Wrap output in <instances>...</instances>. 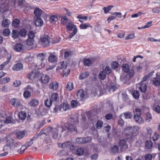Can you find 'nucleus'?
I'll return each instance as SVG.
<instances>
[{
	"label": "nucleus",
	"mask_w": 160,
	"mask_h": 160,
	"mask_svg": "<svg viewBox=\"0 0 160 160\" xmlns=\"http://www.w3.org/2000/svg\"><path fill=\"white\" fill-rule=\"evenodd\" d=\"M22 143L18 141H7L6 145L3 147V150L5 152L8 151L12 148L17 147H19Z\"/></svg>",
	"instance_id": "nucleus-3"
},
{
	"label": "nucleus",
	"mask_w": 160,
	"mask_h": 160,
	"mask_svg": "<svg viewBox=\"0 0 160 160\" xmlns=\"http://www.w3.org/2000/svg\"><path fill=\"white\" fill-rule=\"evenodd\" d=\"M12 37L14 38H17L19 35V32L17 30H13L12 32Z\"/></svg>",
	"instance_id": "nucleus-41"
},
{
	"label": "nucleus",
	"mask_w": 160,
	"mask_h": 160,
	"mask_svg": "<svg viewBox=\"0 0 160 160\" xmlns=\"http://www.w3.org/2000/svg\"><path fill=\"white\" fill-rule=\"evenodd\" d=\"M112 66L113 69H117L118 67V62L116 61L113 62L112 64Z\"/></svg>",
	"instance_id": "nucleus-60"
},
{
	"label": "nucleus",
	"mask_w": 160,
	"mask_h": 160,
	"mask_svg": "<svg viewBox=\"0 0 160 160\" xmlns=\"http://www.w3.org/2000/svg\"><path fill=\"white\" fill-rule=\"evenodd\" d=\"M40 74V72L36 70L32 71L28 73L27 78L30 80H33V79L38 78Z\"/></svg>",
	"instance_id": "nucleus-8"
},
{
	"label": "nucleus",
	"mask_w": 160,
	"mask_h": 160,
	"mask_svg": "<svg viewBox=\"0 0 160 160\" xmlns=\"http://www.w3.org/2000/svg\"><path fill=\"white\" fill-rule=\"evenodd\" d=\"M113 6L112 5H109L107 7H104L103 8V9L104 11V12L106 13L108 12L111 10Z\"/></svg>",
	"instance_id": "nucleus-51"
},
{
	"label": "nucleus",
	"mask_w": 160,
	"mask_h": 160,
	"mask_svg": "<svg viewBox=\"0 0 160 160\" xmlns=\"http://www.w3.org/2000/svg\"><path fill=\"white\" fill-rule=\"evenodd\" d=\"M66 28L67 30L68 31H71L72 29L73 28L72 32L69 35L68 38L70 39L74 35H76L78 29L77 27L74 24L71 20L66 25Z\"/></svg>",
	"instance_id": "nucleus-5"
},
{
	"label": "nucleus",
	"mask_w": 160,
	"mask_h": 160,
	"mask_svg": "<svg viewBox=\"0 0 160 160\" xmlns=\"http://www.w3.org/2000/svg\"><path fill=\"white\" fill-rule=\"evenodd\" d=\"M140 128L137 125L128 126L124 129L126 138L130 140L133 138L136 135Z\"/></svg>",
	"instance_id": "nucleus-1"
},
{
	"label": "nucleus",
	"mask_w": 160,
	"mask_h": 160,
	"mask_svg": "<svg viewBox=\"0 0 160 160\" xmlns=\"http://www.w3.org/2000/svg\"><path fill=\"white\" fill-rule=\"evenodd\" d=\"M33 141H28L26 142L24 144L22 145L21 148L18 149V152L20 153H22L27 148L30 147L33 144L34 146H35L34 149H35V150H36L37 148L36 147L38 146V142L37 141H34V142H33Z\"/></svg>",
	"instance_id": "nucleus-4"
},
{
	"label": "nucleus",
	"mask_w": 160,
	"mask_h": 160,
	"mask_svg": "<svg viewBox=\"0 0 160 160\" xmlns=\"http://www.w3.org/2000/svg\"><path fill=\"white\" fill-rule=\"evenodd\" d=\"M11 56H10V57L8 58L7 61L3 62L2 64L0 65V71L2 70L5 66L7 64L10 62V60L11 58Z\"/></svg>",
	"instance_id": "nucleus-35"
},
{
	"label": "nucleus",
	"mask_w": 160,
	"mask_h": 160,
	"mask_svg": "<svg viewBox=\"0 0 160 160\" xmlns=\"http://www.w3.org/2000/svg\"><path fill=\"white\" fill-rule=\"evenodd\" d=\"M10 102L11 104L15 107H18L21 106V103L20 101L18 98H13L11 99Z\"/></svg>",
	"instance_id": "nucleus-13"
},
{
	"label": "nucleus",
	"mask_w": 160,
	"mask_h": 160,
	"mask_svg": "<svg viewBox=\"0 0 160 160\" xmlns=\"http://www.w3.org/2000/svg\"><path fill=\"white\" fill-rule=\"evenodd\" d=\"M50 97L51 102H52L53 103L55 104L59 101V95L56 92L52 93Z\"/></svg>",
	"instance_id": "nucleus-11"
},
{
	"label": "nucleus",
	"mask_w": 160,
	"mask_h": 160,
	"mask_svg": "<svg viewBox=\"0 0 160 160\" xmlns=\"http://www.w3.org/2000/svg\"><path fill=\"white\" fill-rule=\"evenodd\" d=\"M58 20V17L56 15L51 16L49 18L50 21L52 23H55Z\"/></svg>",
	"instance_id": "nucleus-36"
},
{
	"label": "nucleus",
	"mask_w": 160,
	"mask_h": 160,
	"mask_svg": "<svg viewBox=\"0 0 160 160\" xmlns=\"http://www.w3.org/2000/svg\"><path fill=\"white\" fill-rule=\"evenodd\" d=\"M10 23V21L7 19H4L2 22V26L4 27H8Z\"/></svg>",
	"instance_id": "nucleus-23"
},
{
	"label": "nucleus",
	"mask_w": 160,
	"mask_h": 160,
	"mask_svg": "<svg viewBox=\"0 0 160 160\" xmlns=\"http://www.w3.org/2000/svg\"><path fill=\"white\" fill-rule=\"evenodd\" d=\"M38 104V101L36 99H32L29 102V105L31 107L35 106Z\"/></svg>",
	"instance_id": "nucleus-26"
},
{
	"label": "nucleus",
	"mask_w": 160,
	"mask_h": 160,
	"mask_svg": "<svg viewBox=\"0 0 160 160\" xmlns=\"http://www.w3.org/2000/svg\"><path fill=\"white\" fill-rule=\"evenodd\" d=\"M134 116H141V110L139 108H136L133 111Z\"/></svg>",
	"instance_id": "nucleus-40"
},
{
	"label": "nucleus",
	"mask_w": 160,
	"mask_h": 160,
	"mask_svg": "<svg viewBox=\"0 0 160 160\" xmlns=\"http://www.w3.org/2000/svg\"><path fill=\"white\" fill-rule=\"evenodd\" d=\"M67 64L66 61L62 62L57 69V71L61 72L63 77H66L69 74L70 70L67 68Z\"/></svg>",
	"instance_id": "nucleus-2"
},
{
	"label": "nucleus",
	"mask_w": 160,
	"mask_h": 160,
	"mask_svg": "<svg viewBox=\"0 0 160 160\" xmlns=\"http://www.w3.org/2000/svg\"><path fill=\"white\" fill-rule=\"evenodd\" d=\"M133 118L135 122L138 124H142L144 122V120L141 116H133Z\"/></svg>",
	"instance_id": "nucleus-16"
},
{
	"label": "nucleus",
	"mask_w": 160,
	"mask_h": 160,
	"mask_svg": "<svg viewBox=\"0 0 160 160\" xmlns=\"http://www.w3.org/2000/svg\"><path fill=\"white\" fill-rule=\"evenodd\" d=\"M84 150L82 148H78L76 151V154L79 156H81L84 153Z\"/></svg>",
	"instance_id": "nucleus-24"
},
{
	"label": "nucleus",
	"mask_w": 160,
	"mask_h": 160,
	"mask_svg": "<svg viewBox=\"0 0 160 160\" xmlns=\"http://www.w3.org/2000/svg\"><path fill=\"white\" fill-rule=\"evenodd\" d=\"M68 131L74 132L75 133H77L78 132L77 129L75 127L72 126V125H71L68 128Z\"/></svg>",
	"instance_id": "nucleus-46"
},
{
	"label": "nucleus",
	"mask_w": 160,
	"mask_h": 160,
	"mask_svg": "<svg viewBox=\"0 0 160 160\" xmlns=\"http://www.w3.org/2000/svg\"><path fill=\"white\" fill-rule=\"evenodd\" d=\"M153 13H159L160 12V7H155L152 9Z\"/></svg>",
	"instance_id": "nucleus-61"
},
{
	"label": "nucleus",
	"mask_w": 160,
	"mask_h": 160,
	"mask_svg": "<svg viewBox=\"0 0 160 160\" xmlns=\"http://www.w3.org/2000/svg\"><path fill=\"white\" fill-rule=\"evenodd\" d=\"M71 20L66 16H63L61 18V23L63 25H67Z\"/></svg>",
	"instance_id": "nucleus-22"
},
{
	"label": "nucleus",
	"mask_w": 160,
	"mask_h": 160,
	"mask_svg": "<svg viewBox=\"0 0 160 160\" xmlns=\"http://www.w3.org/2000/svg\"><path fill=\"white\" fill-rule=\"evenodd\" d=\"M84 65L86 66H89L92 63V61L89 59H86L84 60Z\"/></svg>",
	"instance_id": "nucleus-49"
},
{
	"label": "nucleus",
	"mask_w": 160,
	"mask_h": 160,
	"mask_svg": "<svg viewBox=\"0 0 160 160\" xmlns=\"http://www.w3.org/2000/svg\"><path fill=\"white\" fill-rule=\"evenodd\" d=\"M152 119V117L150 113H147L146 115V120L148 122L150 121Z\"/></svg>",
	"instance_id": "nucleus-63"
},
{
	"label": "nucleus",
	"mask_w": 160,
	"mask_h": 160,
	"mask_svg": "<svg viewBox=\"0 0 160 160\" xmlns=\"http://www.w3.org/2000/svg\"><path fill=\"white\" fill-rule=\"evenodd\" d=\"M85 93L82 89H80L78 91L77 93V98L82 101L85 96Z\"/></svg>",
	"instance_id": "nucleus-14"
},
{
	"label": "nucleus",
	"mask_w": 160,
	"mask_h": 160,
	"mask_svg": "<svg viewBox=\"0 0 160 160\" xmlns=\"http://www.w3.org/2000/svg\"><path fill=\"white\" fill-rule=\"evenodd\" d=\"M125 118L126 119H130L132 117V114L130 112H126L123 113Z\"/></svg>",
	"instance_id": "nucleus-39"
},
{
	"label": "nucleus",
	"mask_w": 160,
	"mask_h": 160,
	"mask_svg": "<svg viewBox=\"0 0 160 160\" xmlns=\"http://www.w3.org/2000/svg\"><path fill=\"white\" fill-rule=\"evenodd\" d=\"M57 144L59 147L65 148L69 147L70 149L72 150L74 149L76 147L73 143H72L71 141H67L63 143L58 142Z\"/></svg>",
	"instance_id": "nucleus-7"
},
{
	"label": "nucleus",
	"mask_w": 160,
	"mask_h": 160,
	"mask_svg": "<svg viewBox=\"0 0 160 160\" xmlns=\"http://www.w3.org/2000/svg\"><path fill=\"white\" fill-rule=\"evenodd\" d=\"M80 28L81 29H85L88 27L92 28V26L88 23L82 24L80 25Z\"/></svg>",
	"instance_id": "nucleus-30"
},
{
	"label": "nucleus",
	"mask_w": 160,
	"mask_h": 160,
	"mask_svg": "<svg viewBox=\"0 0 160 160\" xmlns=\"http://www.w3.org/2000/svg\"><path fill=\"white\" fill-rule=\"evenodd\" d=\"M58 83L56 82H52L49 86V88L51 90H56L58 88Z\"/></svg>",
	"instance_id": "nucleus-20"
},
{
	"label": "nucleus",
	"mask_w": 160,
	"mask_h": 160,
	"mask_svg": "<svg viewBox=\"0 0 160 160\" xmlns=\"http://www.w3.org/2000/svg\"><path fill=\"white\" fill-rule=\"evenodd\" d=\"M34 42V39L28 38L26 41V44L28 46H32L33 45Z\"/></svg>",
	"instance_id": "nucleus-43"
},
{
	"label": "nucleus",
	"mask_w": 160,
	"mask_h": 160,
	"mask_svg": "<svg viewBox=\"0 0 160 160\" xmlns=\"http://www.w3.org/2000/svg\"><path fill=\"white\" fill-rule=\"evenodd\" d=\"M9 8L8 6V5L6 4H2V7H0V12H1L2 10V12H6Z\"/></svg>",
	"instance_id": "nucleus-31"
},
{
	"label": "nucleus",
	"mask_w": 160,
	"mask_h": 160,
	"mask_svg": "<svg viewBox=\"0 0 160 160\" xmlns=\"http://www.w3.org/2000/svg\"><path fill=\"white\" fill-rule=\"evenodd\" d=\"M3 34L5 36H8L10 34V31L8 28L5 29L3 31Z\"/></svg>",
	"instance_id": "nucleus-59"
},
{
	"label": "nucleus",
	"mask_w": 160,
	"mask_h": 160,
	"mask_svg": "<svg viewBox=\"0 0 160 160\" xmlns=\"http://www.w3.org/2000/svg\"><path fill=\"white\" fill-rule=\"evenodd\" d=\"M129 67L128 64H124L122 67L123 71L125 72H128L129 70Z\"/></svg>",
	"instance_id": "nucleus-55"
},
{
	"label": "nucleus",
	"mask_w": 160,
	"mask_h": 160,
	"mask_svg": "<svg viewBox=\"0 0 160 160\" xmlns=\"http://www.w3.org/2000/svg\"><path fill=\"white\" fill-rule=\"evenodd\" d=\"M37 57L38 59L40 62L42 61L45 57V55L43 53H41L38 54Z\"/></svg>",
	"instance_id": "nucleus-47"
},
{
	"label": "nucleus",
	"mask_w": 160,
	"mask_h": 160,
	"mask_svg": "<svg viewBox=\"0 0 160 160\" xmlns=\"http://www.w3.org/2000/svg\"><path fill=\"white\" fill-rule=\"evenodd\" d=\"M48 60L51 62H54L57 61V57L55 55L51 54L49 57Z\"/></svg>",
	"instance_id": "nucleus-29"
},
{
	"label": "nucleus",
	"mask_w": 160,
	"mask_h": 160,
	"mask_svg": "<svg viewBox=\"0 0 160 160\" xmlns=\"http://www.w3.org/2000/svg\"><path fill=\"white\" fill-rule=\"evenodd\" d=\"M53 128H52L51 127H48L45 129L44 131V132L43 133H42V134L43 135H47L49 133V132H52V131Z\"/></svg>",
	"instance_id": "nucleus-42"
},
{
	"label": "nucleus",
	"mask_w": 160,
	"mask_h": 160,
	"mask_svg": "<svg viewBox=\"0 0 160 160\" xmlns=\"http://www.w3.org/2000/svg\"><path fill=\"white\" fill-rule=\"evenodd\" d=\"M106 75L105 72L103 70L100 72L98 74V77L101 80H104L106 78Z\"/></svg>",
	"instance_id": "nucleus-25"
},
{
	"label": "nucleus",
	"mask_w": 160,
	"mask_h": 160,
	"mask_svg": "<svg viewBox=\"0 0 160 160\" xmlns=\"http://www.w3.org/2000/svg\"><path fill=\"white\" fill-rule=\"evenodd\" d=\"M66 88L68 91L71 90L73 88L72 83L71 82H68L66 86Z\"/></svg>",
	"instance_id": "nucleus-52"
},
{
	"label": "nucleus",
	"mask_w": 160,
	"mask_h": 160,
	"mask_svg": "<svg viewBox=\"0 0 160 160\" xmlns=\"http://www.w3.org/2000/svg\"><path fill=\"white\" fill-rule=\"evenodd\" d=\"M18 116L20 119L22 120H23L26 118V113L24 112H19Z\"/></svg>",
	"instance_id": "nucleus-33"
},
{
	"label": "nucleus",
	"mask_w": 160,
	"mask_h": 160,
	"mask_svg": "<svg viewBox=\"0 0 160 160\" xmlns=\"http://www.w3.org/2000/svg\"><path fill=\"white\" fill-rule=\"evenodd\" d=\"M39 113L42 116H44L46 115L48 113V110L46 108H40L39 109Z\"/></svg>",
	"instance_id": "nucleus-27"
},
{
	"label": "nucleus",
	"mask_w": 160,
	"mask_h": 160,
	"mask_svg": "<svg viewBox=\"0 0 160 160\" xmlns=\"http://www.w3.org/2000/svg\"><path fill=\"white\" fill-rule=\"evenodd\" d=\"M23 68L22 64L21 63H18L13 66L12 69L14 71H19L22 69Z\"/></svg>",
	"instance_id": "nucleus-18"
},
{
	"label": "nucleus",
	"mask_w": 160,
	"mask_h": 160,
	"mask_svg": "<svg viewBox=\"0 0 160 160\" xmlns=\"http://www.w3.org/2000/svg\"><path fill=\"white\" fill-rule=\"evenodd\" d=\"M148 76H145L142 78V81L140 83H138L137 85L136 89L140 90L141 92H145L147 88V85L145 83H143V82L147 81L148 78Z\"/></svg>",
	"instance_id": "nucleus-6"
},
{
	"label": "nucleus",
	"mask_w": 160,
	"mask_h": 160,
	"mask_svg": "<svg viewBox=\"0 0 160 160\" xmlns=\"http://www.w3.org/2000/svg\"><path fill=\"white\" fill-rule=\"evenodd\" d=\"M27 32V31L25 29H22L19 32V35L22 37H25L26 35Z\"/></svg>",
	"instance_id": "nucleus-50"
},
{
	"label": "nucleus",
	"mask_w": 160,
	"mask_h": 160,
	"mask_svg": "<svg viewBox=\"0 0 160 160\" xmlns=\"http://www.w3.org/2000/svg\"><path fill=\"white\" fill-rule=\"evenodd\" d=\"M111 151L113 153H118L119 151V148L118 146L114 145L112 147Z\"/></svg>",
	"instance_id": "nucleus-32"
},
{
	"label": "nucleus",
	"mask_w": 160,
	"mask_h": 160,
	"mask_svg": "<svg viewBox=\"0 0 160 160\" xmlns=\"http://www.w3.org/2000/svg\"><path fill=\"white\" fill-rule=\"evenodd\" d=\"M152 145V143L151 141H146L145 142V147L148 149H150Z\"/></svg>",
	"instance_id": "nucleus-38"
},
{
	"label": "nucleus",
	"mask_w": 160,
	"mask_h": 160,
	"mask_svg": "<svg viewBox=\"0 0 160 160\" xmlns=\"http://www.w3.org/2000/svg\"><path fill=\"white\" fill-rule=\"evenodd\" d=\"M153 84L155 86L160 85V79L158 78H154L152 81Z\"/></svg>",
	"instance_id": "nucleus-37"
},
{
	"label": "nucleus",
	"mask_w": 160,
	"mask_h": 160,
	"mask_svg": "<svg viewBox=\"0 0 160 160\" xmlns=\"http://www.w3.org/2000/svg\"><path fill=\"white\" fill-rule=\"evenodd\" d=\"M53 103L52 102H51V100L50 99L49 100L47 99L45 101L44 104L47 107L49 108L51 106L52 103Z\"/></svg>",
	"instance_id": "nucleus-45"
},
{
	"label": "nucleus",
	"mask_w": 160,
	"mask_h": 160,
	"mask_svg": "<svg viewBox=\"0 0 160 160\" xmlns=\"http://www.w3.org/2000/svg\"><path fill=\"white\" fill-rule=\"evenodd\" d=\"M133 96L135 98L137 99L139 98V92L137 90L134 91L133 94Z\"/></svg>",
	"instance_id": "nucleus-58"
},
{
	"label": "nucleus",
	"mask_w": 160,
	"mask_h": 160,
	"mask_svg": "<svg viewBox=\"0 0 160 160\" xmlns=\"http://www.w3.org/2000/svg\"><path fill=\"white\" fill-rule=\"evenodd\" d=\"M96 128L98 129H101L103 126V122L100 120H98L96 124Z\"/></svg>",
	"instance_id": "nucleus-44"
},
{
	"label": "nucleus",
	"mask_w": 160,
	"mask_h": 160,
	"mask_svg": "<svg viewBox=\"0 0 160 160\" xmlns=\"http://www.w3.org/2000/svg\"><path fill=\"white\" fill-rule=\"evenodd\" d=\"M145 160H152V156L150 154H147L144 156Z\"/></svg>",
	"instance_id": "nucleus-64"
},
{
	"label": "nucleus",
	"mask_w": 160,
	"mask_h": 160,
	"mask_svg": "<svg viewBox=\"0 0 160 160\" xmlns=\"http://www.w3.org/2000/svg\"><path fill=\"white\" fill-rule=\"evenodd\" d=\"M28 38L34 39V38L35 36V35L33 31H31L28 32Z\"/></svg>",
	"instance_id": "nucleus-57"
},
{
	"label": "nucleus",
	"mask_w": 160,
	"mask_h": 160,
	"mask_svg": "<svg viewBox=\"0 0 160 160\" xmlns=\"http://www.w3.org/2000/svg\"><path fill=\"white\" fill-rule=\"evenodd\" d=\"M24 47L22 44L17 43L14 47V49L17 52H22L23 51Z\"/></svg>",
	"instance_id": "nucleus-17"
},
{
	"label": "nucleus",
	"mask_w": 160,
	"mask_h": 160,
	"mask_svg": "<svg viewBox=\"0 0 160 160\" xmlns=\"http://www.w3.org/2000/svg\"><path fill=\"white\" fill-rule=\"evenodd\" d=\"M119 145L120 147L122 149H125L128 148V145L126 141H119Z\"/></svg>",
	"instance_id": "nucleus-21"
},
{
	"label": "nucleus",
	"mask_w": 160,
	"mask_h": 160,
	"mask_svg": "<svg viewBox=\"0 0 160 160\" xmlns=\"http://www.w3.org/2000/svg\"><path fill=\"white\" fill-rule=\"evenodd\" d=\"M34 21L36 26L41 27L43 24V21L41 17L34 18Z\"/></svg>",
	"instance_id": "nucleus-12"
},
{
	"label": "nucleus",
	"mask_w": 160,
	"mask_h": 160,
	"mask_svg": "<svg viewBox=\"0 0 160 160\" xmlns=\"http://www.w3.org/2000/svg\"><path fill=\"white\" fill-rule=\"evenodd\" d=\"M19 20L17 19H14L12 22V25L15 27H18L20 24Z\"/></svg>",
	"instance_id": "nucleus-48"
},
{
	"label": "nucleus",
	"mask_w": 160,
	"mask_h": 160,
	"mask_svg": "<svg viewBox=\"0 0 160 160\" xmlns=\"http://www.w3.org/2000/svg\"><path fill=\"white\" fill-rule=\"evenodd\" d=\"M71 52L70 51H68L64 52V57L66 59H68L71 57Z\"/></svg>",
	"instance_id": "nucleus-54"
},
{
	"label": "nucleus",
	"mask_w": 160,
	"mask_h": 160,
	"mask_svg": "<svg viewBox=\"0 0 160 160\" xmlns=\"http://www.w3.org/2000/svg\"><path fill=\"white\" fill-rule=\"evenodd\" d=\"M42 83L46 84L50 80V77L46 75H42L41 77Z\"/></svg>",
	"instance_id": "nucleus-19"
},
{
	"label": "nucleus",
	"mask_w": 160,
	"mask_h": 160,
	"mask_svg": "<svg viewBox=\"0 0 160 160\" xmlns=\"http://www.w3.org/2000/svg\"><path fill=\"white\" fill-rule=\"evenodd\" d=\"M25 136L24 131L18 132L17 133V137L19 139H22Z\"/></svg>",
	"instance_id": "nucleus-34"
},
{
	"label": "nucleus",
	"mask_w": 160,
	"mask_h": 160,
	"mask_svg": "<svg viewBox=\"0 0 160 160\" xmlns=\"http://www.w3.org/2000/svg\"><path fill=\"white\" fill-rule=\"evenodd\" d=\"M103 71L107 75L110 74L112 72V69L108 66L106 67Z\"/></svg>",
	"instance_id": "nucleus-56"
},
{
	"label": "nucleus",
	"mask_w": 160,
	"mask_h": 160,
	"mask_svg": "<svg viewBox=\"0 0 160 160\" xmlns=\"http://www.w3.org/2000/svg\"><path fill=\"white\" fill-rule=\"evenodd\" d=\"M44 13V12L41 9L37 8L35 9L34 11L35 15L34 18L41 17V16Z\"/></svg>",
	"instance_id": "nucleus-15"
},
{
	"label": "nucleus",
	"mask_w": 160,
	"mask_h": 160,
	"mask_svg": "<svg viewBox=\"0 0 160 160\" xmlns=\"http://www.w3.org/2000/svg\"><path fill=\"white\" fill-rule=\"evenodd\" d=\"M51 40L50 38L48 36L44 35L41 38L42 45L44 47L48 46Z\"/></svg>",
	"instance_id": "nucleus-9"
},
{
	"label": "nucleus",
	"mask_w": 160,
	"mask_h": 160,
	"mask_svg": "<svg viewBox=\"0 0 160 160\" xmlns=\"http://www.w3.org/2000/svg\"><path fill=\"white\" fill-rule=\"evenodd\" d=\"M89 75V73L88 72H82L80 74L79 78L80 79H83L87 78Z\"/></svg>",
	"instance_id": "nucleus-28"
},
{
	"label": "nucleus",
	"mask_w": 160,
	"mask_h": 160,
	"mask_svg": "<svg viewBox=\"0 0 160 160\" xmlns=\"http://www.w3.org/2000/svg\"><path fill=\"white\" fill-rule=\"evenodd\" d=\"M159 135L156 132H154L152 138V140H157L159 138Z\"/></svg>",
	"instance_id": "nucleus-62"
},
{
	"label": "nucleus",
	"mask_w": 160,
	"mask_h": 160,
	"mask_svg": "<svg viewBox=\"0 0 160 160\" xmlns=\"http://www.w3.org/2000/svg\"><path fill=\"white\" fill-rule=\"evenodd\" d=\"M61 129L62 132H63L64 129L62 127H58V128H53L52 133V137L53 139H56L58 137V131Z\"/></svg>",
	"instance_id": "nucleus-10"
},
{
	"label": "nucleus",
	"mask_w": 160,
	"mask_h": 160,
	"mask_svg": "<svg viewBox=\"0 0 160 160\" xmlns=\"http://www.w3.org/2000/svg\"><path fill=\"white\" fill-rule=\"evenodd\" d=\"M69 108V104L67 103H63L61 106V108L64 111H66Z\"/></svg>",
	"instance_id": "nucleus-53"
}]
</instances>
